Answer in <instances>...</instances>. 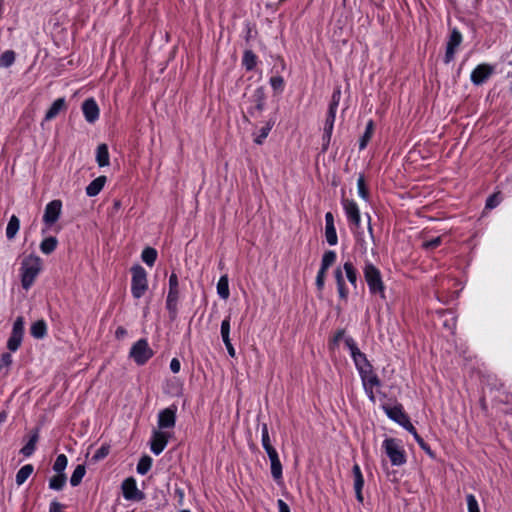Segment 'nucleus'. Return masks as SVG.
Wrapping results in <instances>:
<instances>
[{
	"mask_svg": "<svg viewBox=\"0 0 512 512\" xmlns=\"http://www.w3.org/2000/svg\"><path fill=\"white\" fill-rule=\"evenodd\" d=\"M335 342L343 341L345 347L349 350L350 355L354 361L355 367L360 374H365L368 370L372 369V365L367 360L364 353H362L354 339L345 335L344 331H339L335 337Z\"/></svg>",
	"mask_w": 512,
	"mask_h": 512,
	"instance_id": "nucleus-1",
	"label": "nucleus"
},
{
	"mask_svg": "<svg viewBox=\"0 0 512 512\" xmlns=\"http://www.w3.org/2000/svg\"><path fill=\"white\" fill-rule=\"evenodd\" d=\"M42 269V260L36 255H29L21 264V284L25 290L30 289Z\"/></svg>",
	"mask_w": 512,
	"mask_h": 512,
	"instance_id": "nucleus-2",
	"label": "nucleus"
},
{
	"mask_svg": "<svg viewBox=\"0 0 512 512\" xmlns=\"http://www.w3.org/2000/svg\"><path fill=\"white\" fill-rule=\"evenodd\" d=\"M382 448L393 466H402L406 463V453L400 440L386 438L382 442Z\"/></svg>",
	"mask_w": 512,
	"mask_h": 512,
	"instance_id": "nucleus-3",
	"label": "nucleus"
},
{
	"mask_svg": "<svg viewBox=\"0 0 512 512\" xmlns=\"http://www.w3.org/2000/svg\"><path fill=\"white\" fill-rule=\"evenodd\" d=\"M131 293L135 299H140L148 290L147 272L140 265L131 268Z\"/></svg>",
	"mask_w": 512,
	"mask_h": 512,
	"instance_id": "nucleus-4",
	"label": "nucleus"
},
{
	"mask_svg": "<svg viewBox=\"0 0 512 512\" xmlns=\"http://www.w3.org/2000/svg\"><path fill=\"white\" fill-rule=\"evenodd\" d=\"M363 272L370 293L380 294L381 297H384V284L379 269L372 263L367 262Z\"/></svg>",
	"mask_w": 512,
	"mask_h": 512,
	"instance_id": "nucleus-5",
	"label": "nucleus"
},
{
	"mask_svg": "<svg viewBox=\"0 0 512 512\" xmlns=\"http://www.w3.org/2000/svg\"><path fill=\"white\" fill-rule=\"evenodd\" d=\"M129 356L136 364L144 365L153 356V350L146 339H140L131 347Z\"/></svg>",
	"mask_w": 512,
	"mask_h": 512,
	"instance_id": "nucleus-6",
	"label": "nucleus"
},
{
	"mask_svg": "<svg viewBox=\"0 0 512 512\" xmlns=\"http://www.w3.org/2000/svg\"><path fill=\"white\" fill-rule=\"evenodd\" d=\"M341 205L347 217L348 223L352 230H358L361 225L360 209L357 203L352 199L343 198Z\"/></svg>",
	"mask_w": 512,
	"mask_h": 512,
	"instance_id": "nucleus-7",
	"label": "nucleus"
},
{
	"mask_svg": "<svg viewBox=\"0 0 512 512\" xmlns=\"http://www.w3.org/2000/svg\"><path fill=\"white\" fill-rule=\"evenodd\" d=\"M179 299L178 277L172 273L169 277V291L166 299V308L172 317L177 314V303Z\"/></svg>",
	"mask_w": 512,
	"mask_h": 512,
	"instance_id": "nucleus-8",
	"label": "nucleus"
},
{
	"mask_svg": "<svg viewBox=\"0 0 512 512\" xmlns=\"http://www.w3.org/2000/svg\"><path fill=\"white\" fill-rule=\"evenodd\" d=\"M24 324L25 322L22 316L17 317L13 324L11 335L7 341V347L12 352L17 351L22 343Z\"/></svg>",
	"mask_w": 512,
	"mask_h": 512,
	"instance_id": "nucleus-9",
	"label": "nucleus"
},
{
	"mask_svg": "<svg viewBox=\"0 0 512 512\" xmlns=\"http://www.w3.org/2000/svg\"><path fill=\"white\" fill-rule=\"evenodd\" d=\"M171 435L172 434L169 431L154 429L150 441L151 451L155 455H159L165 449Z\"/></svg>",
	"mask_w": 512,
	"mask_h": 512,
	"instance_id": "nucleus-10",
	"label": "nucleus"
},
{
	"mask_svg": "<svg viewBox=\"0 0 512 512\" xmlns=\"http://www.w3.org/2000/svg\"><path fill=\"white\" fill-rule=\"evenodd\" d=\"M123 497L129 501H141L144 499V493L137 487L136 480L129 477L122 482Z\"/></svg>",
	"mask_w": 512,
	"mask_h": 512,
	"instance_id": "nucleus-11",
	"label": "nucleus"
},
{
	"mask_svg": "<svg viewBox=\"0 0 512 512\" xmlns=\"http://www.w3.org/2000/svg\"><path fill=\"white\" fill-rule=\"evenodd\" d=\"M495 67L493 65L483 63L479 64L470 75V80L474 85H482L494 73Z\"/></svg>",
	"mask_w": 512,
	"mask_h": 512,
	"instance_id": "nucleus-12",
	"label": "nucleus"
},
{
	"mask_svg": "<svg viewBox=\"0 0 512 512\" xmlns=\"http://www.w3.org/2000/svg\"><path fill=\"white\" fill-rule=\"evenodd\" d=\"M462 34L457 30L453 29L449 36V39L446 44V52L444 56V62L450 63L454 60L455 54L462 43Z\"/></svg>",
	"mask_w": 512,
	"mask_h": 512,
	"instance_id": "nucleus-13",
	"label": "nucleus"
},
{
	"mask_svg": "<svg viewBox=\"0 0 512 512\" xmlns=\"http://www.w3.org/2000/svg\"><path fill=\"white\" fill-rule=\"evenodd\" d=\"M362 384L368 398L374 403L375 402V389L380 386V381L373 370H368L365 374H360Z\"/></svg>",
	"mask_w": 512,
	"mask_h": 512,
	"instance_id": "nucleus-14",
	"label": "nucleus"
},
{
	"mask_svg": "<svg viewBox=\"0 0 512 512\" xmlns=\"http://www.w3.org/2000/svg\"><path fill=\"white\" fill-rule=\"evenodd\" d=\"M176 406L161 410L158 414V429L166 430L174 428L176 424Z\"/></svg>",
	"mask_w": 512,
	"mask_h": 512,
	"instance_id": "nucleus-15",
	"label": "nucleus"
},
{
	"mask_svg": "<svg viewBox=\"0 0 512 512\" xmlns=\"http://www.w3.org/2000/svg\"><path fill=\"white\" fill-rule=\"evenodd\" d=\"M62 210V202L60 200H53L49 202L44 211L43 221L48 226L53 225L60 217Z\"/></svg>",
	"mask_w": 512,
	"mask_h": 512,
	"instance_id": "nucleus-16",
	"label": "nucleus"
},
{
	"mask_svg": "<svg viewBox=\"0 0 512 512\" xmlns=\"http://www.w3.org/2000/svg\"><path fill=\"white\" fill-rule=\"evenodd\" d=\"M84 118L89 123H94L99 118V107L93 98L86 99L82 104Z\"/></svg>",
	"mask_w": 512,
	"mask_h": 512,
	"instance_id": "nucleus-17",
	"label": "nucleus"
},
{
	"mask_svg": "<svg viewBox=\"0 0 512 512\" xmlns=\"http://www.w3.org/2000/svg\"><path fill=\"white\" fill-rule=\"evenodd\" d=\"M325 238L329 245L334 246L338 242L336 228L334 225V217L331 212L325 214Z\"/></svg>",
	"mask_w": 512,
	"mask_h": 512,
	"instance_id": "nucleus-18",
	"label": "nucleus"
},
{
	"mask_svg": "<svg viewBox=\"0 0 512 512\" xmlns=\"http://www.w3.org/2000/svg\"><path fill=\"white\" fill-rule=\"evenodd\" d=\"M353 478H354V490L356 494V498L358 502L363 503V494L362 489L364 486V478L361 472V468L358 464H355L352 468Z\"/></svg>",
	"mask_w": 512,
	"mask_h": 512,
	"instance_id": "nucleus-19",
	"label": "nucleus"
},
{
	"mask_svg": "<svg viewBox=\"0 0 512 512\" xmlns=\"http://www.w3.org/2000/svg\"><path fill=\"white\" fill-rule=\"evenodd\" d=\"M265 91L263 87H258L254 90L253 94L250 97L251 100V113L253 112H261L265 105Z\"/></svg>",
	"mask_w": 512,
	"mask_h": 512,
	"instance_id": "nucleus-20",
	"label": "nucleus"
},
{
	"mask_svg": "<svg viewBox=\"0 0 512 512\" xmlns=\"http://www.w3.org/2000/svg\"><path fill=\"white\" fill-rule=\"evenodd\" d=\"M385 411L390 419L402 425L404 428H406L407 422H410L401 406L387 407L385 408Z\"/></svg>",
	"mask_w": 512,
	"mask_h": 512,
	"instance_id": "nucleus-21",
	"label": "nucleus"
},
{
	"mask_svg": "<svg viewBox=\"0 0 512 512\" xmlns=\"http://www.w3.org/2000/svg\"><path fill=\"white\" fill-rule=\"evenodd\" d=\"M106 181L107 178L105 176L97 177L86 187V194L90 197L98 195L103 189Z\"/></svg>",
	"mask_w": 512,
	"mask_h": 512,
	"instance_id": "nucleus-22",
	"label": "nucleus"
},
{
	"mask_svg": "<svg viewBox=\"0 0 512 512\" xmlns=\"http://www.w3.org/2000/svg\"><path fill=\"white\" fill-rule=\"evenodd\" d=\"M66 107L65 99L64 98H58L56 99L51 107L48 109L45 115V120L50 121L54 119L62 110H64Z\"/></svg>",
	"mask_w": 512,
	"mask_h": 512,
	"instance_id": "nucleus-23",
	"label": "nucleus"
},
{
	"mask_svg": "<svg viewBox=\"0 0 512 512\" xmlns=\"http://www.w3.org/2000/svg\"><path fill=\"white\" fill-rule=\"evenodd\" d=\"M96 162L99 167H106L110 164V156L108 146L100 144L96 149Z\"/></svg>",
	"mask_w": 512,
	"mask_h": 512,
	"instance_id": "nucleus-24",
	"label": "nucleus"
},
{
	"mask_svg": "<svg viewBox=\"0 0 512 512\" xmlns=\"http://www.w3.org/2000/svg\"><path fill=\"white\" fill-rule=\"evenodd\" d=\"M31 335L36 339H42L47 333V325L44 320L34 322L30 327Z\"/></svg>",
	"mask_w": 512,
	"mask_h": 512,
	"instance_id": "nucleus-25",
	"label": "nucleus"
},
{
	"mask_svg": "<svg viewBox=\"0 0 512 512\" xmlns=\"http://www.w3.org/2000/svg\"><path fill=\"white\" fill-rule=\"evenodd\" d=\"M217 293L220 298L226 300L229 298L230 291H229V280L227 275H223L220 277L218 283H217Z\"/></svg>",
	"mask_w": 512,
	"mask_h": 512,
	"instance_id": "nucleus-26",
	"label": "nucleus"
},
{
	"mask_svg": "<svg viewBox=\"0 0 512 512\" xmlns=\"http://www.w3.org/2000/svg\"><path fill=\"white\" fill-rule=\"evenodd\" d=\"M33 466L31 464H26L22 466L16 474L15 481L18 486L24 484V482L31 476L33 473Z\"/></svg>",
	"mask_w": 512,
	"mask_h": 512,
	"instance_id": "nucleus-27",
	"label": "nucleus"
},
{
	"mask_svg": "<svg viewBox=\"0 0 512 512\" xmlns=\"http://www.w3.org/2000/svg\"><path fill=\"white\" fill-rule=\"evenodd\" d=\"M19 228H20V221L19 219L13 215L11 216V218L9 219V222L7 224V227H6V236L8 239H13L17 232L19 231Z\"/></svg>",
	"mask_w": 512,
	"mask_h": 512,
	"instance_id": "nucleus-28",
	"label": "nucleus"
},
{
	"mask_svg": "<svg viewBox=\"0 0 512 512\" xmlns=\"http://www.w3.org/2000/svg\"><path fill=\"white\" fill-rule=\"evenodd\" d=\"M58 241L55 237H47L40 244V250L44 254L52 253L57 247Z\"/></svg>",
	"mask_w": 512,
	"mask_h": 512,
	"instance_id": "nucleus-29",
	"label": "nucleus"
},
{
	"mask_svg": "<svg viewBox=\"0 0 512 512\" xmlns=\"http://www.w3.org/2000/svg\"><path fill=\"white\" fill-rule=\"evenodd\" d=\"M38 442V434L37 433H34L29 441L26 443V445L23 446V448L21 449V453L25 456V457H30L35 449H36V444Z\"/></svg>",
	"mask_w": 512,
	"mask_h": 512,
	"instance_id": "nucleus-30",
	"label": "nucleus"
},
{
	"mask_svg": "<svg viewBox=\"0 0 512 512\" xmlns=\"http://www.w3.org/2000/svg\"><path fill=\"white\" fill-rule=\"evenodd\" d=\"M438 314H439L440 318L445 317V319H443V321H442V325L444 327H446L447 329H449L450 331H453L455 329V325H456V321H455V317H454L453 313L450 311H439Z\"/></svg>",
	"mask_w": 512,
	"mask_h": 512,
	"instance_id": "nucleus-31",
	"label": "nucleus"
},
{
	"mask_svg": "<svg viewBox=\"0 0 512 512\" xmlns=\"http://www.w3.org/2000/svg\"><path fill=\"white\" fill-rule=\"evenodd\" d=\"M85 473L86 469L84 465L76 466L70 477V484L74 487L78 486L81 483L83 477L85 476Z\"/></svg>",
	"mask_w": 512,
	"mask_h": 512,
	"instance_id": "nucleus-32",
	"label": "nucleus"
},
{
	"mask_svg": "<svg viewBox=\"0 0 512 512\" xmlns=\"http://www.w3.org/2000/svg\"><path fill=\"white\" fill-rule=\"evenodd\" d=\"M343 270L346 274V277L348 281L353 285L356 286L357 283V271L352 264V262L347 261L343 264Z\"/></svg>",
	"mask_w": 512,
	"mask_h": 512,
	"instance_id": "nucleus-33",
	"label": "nucleus"
},
{
	"mask_svg": "<svg viewBox=\"0 0 512 512\" xmlns=\"http://www.w3.org/2000/svg\"><path fill=\"white\" fill-rule=\"evenodd\" d=\"M141 259L148 266H153L157 259V251L154 248L147 247L142 251Z\"/></svg>",
	"mask_w": 512,
	"mask_h": 512,
	"instance_id": "nucleus-34",
	"label": "nucleus"
},
{
	"mask_svg": "<svg viewBox=\"0 0 512 512\" xmlns=\"http://www.w3.org/2000/svg\"><path fill=\"white\" fill-rule=\"evenodd\" d=\"M406 430H408L414 437V439L417 441V443L419 444V446L424 450L426 451L429 455H432L431 453V450L429 448V446L424 442V440L419 436V434L417 433L415 427L410 423V422H407V426L405 428Z\"/></svg>",
	"mask_w": 512,
	"mask_h": 512,
	"instance_id": "nucleus-35",
	"label": "nucleus"
},
{
	"mask_svg": "<svg viewBox=\"0 0 512 512\" xmlns=\"http://www.w3.org/2000/svg\"><path fill=\"white\" fill-rule=\"evenodd\" d=\"M65 483H66V475L57 473V475L53 476L49 480V488L58 491V490H61L65 486Z\"/></svg>",
	"mask_w": 512,
	"mask_h": 512,
	"instance_id": "nucleus-36",
	"label": "nucleus"
},
{
	"mask_svg": "<svg viewBox=\"0 0 512 512\" xmlns=\"http://www.w3.org/2000/svg\"><path fill=\"white\" fill-rule=\"evenodd\" d=\"M373 130H374V124H373V121L370 120L366 125V129H365L363 136L361 137V140L359 143L360 150H363L367 146L369 140L372 137Z\"/></svg>",
	"mask_w": 512,
	"mask_h": 512,
	"instance_id": "nucleus-37",
	"label": "nucleus"
},
{
	"mask_svg": "<svg viewBox=\"0 0 512 512\" xmlns=\"http://www.w3.org/2000/svg\"><path fill=\"white\" fill-rule=\"evenodd\" d=\"M256 61L257 57L252 51L244 52L242 63L247 70H252L256 66Z\"/></svg>",
	"mask_w": 512,
	"mask_h": 512,
	"instance_id": "nucleus-38",
	"label": "nucleus"
},
{
	"mask_svg": "<svg viewBox=\"0 0 512 512\" xmlns=\"http://www.w3.org/2000/svg\"><path fill=\"white\" fill-rule=\"evenodd\" d=\"M15 61V53L12 50H7L3 52L0 56V66L8 68Z\"/></svg>",
	"mask_w": 512,
	"mask_h": 512,
	"instance_id": "nucleus-39",
	"label": "nucleus"
},
{
	"mask_svg": "<svg viewBox=\"0 0 512 512\" xmlns=\"http://www.w3.org/2000/svg\"><path fill=\"white\" fill-rule=\"evenodd\" d=\"M152 459L149 456L142 457L137 464V472L140 475H145L151 468Z\"/></svg>",
	"mask_w": 512,
	"mask_h": 512,
	"instance_id": "nucleus-40",
	"label": "nucleus"
},
{
	"mask_svg": "<svg viewBox=\"0 0 512 512\" xmlns=\"http://www.w3.org/2000/svg\"><path fill=\"white\" fill-rule=\"evenodd\" d=\"M67 463V457L64 454H60L57 456L53 464V470L59 474H64V470L67 467Z\"/></svg>",
	"mask_w": 512,
	"mask_h": 512,
	"instance_id": "nucleus-41",
	"label": "nucleus"
},
{
	"mask_svg": "<svg viewBox=\"0 0 512 512\" xmlns=\"http://www.w3.org/2000/svg\"><path fill=\"white\" fill-rule=\"evenodd\" d=\"M336 253L332 250L326 251L323 254L322 260H321V267L324 269H329L330 266L334 264L336 261Z\"/></svg>",
	"mask_w": 512,
	"mask_h": 512,
	"instance_id": "nucleus-42",
	"label": "nucleus"
},
{
	"mask_svg": "<svg viewBox=\"0 0 512 512\" xmlns=\"http://www.w3.org/2000/svg\"><path fill=\"white\" fill-rule=\"evenodd\" d=\"M357 190L360 198H362L364 201L369 200V191L366 187L365 179L363 176H359L357 179Z\"/></svg>",
	"mask_w": 512,
	"mask_h": 512,
	"instance_id": "nucleus-43",
	"label": "nucleus"
},
{
	"mask_svg": "<svg viewBox=\"0 0 512 512\" xmlns=\"http://www.w3.org/2000/svg\"><path fill=\"white\" fill-rule=\"evenodd\" d=\"M335 118L336 114H333V111H328V115L324 123V131L326 132L327 138L332 136Z\"/></svg>",
	"mask_w": 512,
	"mask_h": 512,
	"instance_id": "nucleus-44",
	"label": "nucleus"
},
{
	"mask_svg": "<svg viewBox=\"0 0 512 512\" xmlns=\"http://www.w3.org/2000/svg\"><path fill=\"white\" fill-rule=\"evenodd\" d=\"M271 463V474L275 481H280L282 479V464L279 460H276L275 462L272 461Z\"/></svg>",
	"mask_w": 512,
	"mask_h": 512,
	"instance_id": "nucleus-45",
	"label": "nucleus"
},
{
	"mask_svg": "<svg viewBox=\"0 0 512 512\" xmlns=\"http://www.w3.org/2000/svg\"><path fill=\"white\" fill-rule=\"evenodd\" d=\"M230 318H225L221 323V337L223 342L230 341Z\"/></svg>",
	"mask_w": 512,
	"mask_h": 512,
	"instance_id": "nucleus-46",
	"label": "nucleus"
},
{
	"mask_svg": "<svg viewBox=\"0 0 512 512\" xmlns=\"http://www.w3.org/2000/svg\"><path fill=\"white\" fill-rule=\"evenodd\" d=\"M466 502L468 512H481L478 501L473 494H468L466 496Z\"/></svg>",
	"mask_w": 512,
	"mask_h": 512,
	"instance_id": "nucleus-47",
	"label": "nucleus"
},
{
	"mask_svg": "<svg viewBox=\"0 0 512 512\" xmlns=\"http://www.w3.org/2000/svg\"><path fill=\"white\" fill-rule=\"evenodd\" d=\"M261 442H262V446L264 449H266L267 447H271V441H270V436H269V432H268V427L266 424H263L262 425V429H261Z\"/></svg>",
	"mask_w": 512,
	"mask_h": 512,
	"instance_id": "nucleus-48",
	"label": "nucleus"
},
{
	"mask_svg": "<svg viewBox=\"0 0 512 512\" xmlns=\"http://www.w3.org/2000/svg\"><path fill=\"white\" fill-rule=\"evenodd\" d=\"M327 269L320 267L316 276V286L319 291L323 290Z\"/></svg>",
	"mask_w": 512,
	"mask_h": 512,
	"instance_id": "nucleus-49",
	"label": "nucleus"
},
{
	"mask_svg": "<svg viewBox=\"0 0 512 512\" xmlns=\"http://www.w3.org/2000/svg\"><path fill=\"white\" fill-rule=\"evenodd\" d=\"M270 85L275 91H282L284 88V80L281 76H273L270 79Z\"/></svg>",
	"mask_w": 512,
	"mask_h": 512,
	"instance_id": "nucleus-50",
	"label": "nucleus"
},
{
	"mask_svg": "<svg viewBox=\"0 0 512 512\" xmlns=\"http://www.w3.org/2000/svg\"><path fill=\"white\" fill-rule=\"evenodd\" d=\"M109 454V446L108 445H102L93 455L94 461H99L104 459Z\"/></svg>",
	"mask_w": 512,
	"mask_h": 512,
	"instance_id": "nucleus-51",
	"label": "nucleus"
},
{
	"mask_svg": "<svg viewBox=\"0 0 512 512\" xmlns=\"http://www.w3.org/2000/svg\"><path fill=\"white\" fill-rule=\"evenodd\" d=\"M271 130V126H266V127H262L260 130H259V133L258 135L255 137L254 141L255 143L257 144H262L264 139L267 138L269 132Z\"/></svg>",
	"mask_w": 512,
	"mask_h": 512,
	"instance_id": "nucleus-52",
	"label": "nucleus"
},
{
	"mask_svg": "<svg viewBox=\"0 0 512 512\" xmlns=\"http://www.w3.org/2000/svg\"><path fill=\"white\" fill-rule=\"evenodd\" d=\"M442 242V238L439 236V237H435L431 240H428V241H425L423 243V247L426 248V249H434L436 247H438Z\"/></svg>",
	"mask_w": 512,
	"mask_h": 512,
	"instance_id": "nucleus-53",
	"label": "nucleus"
},
{
	"mask_svg": "<svg viewBox=\"0 0 512 512\" xmlns=\"http://www.w3.org/2000/svg\"><path fill=\"white\" fill-rule=\"evenodd\" d=\"M499 203H500V198H499L498 194H493L487 199L486 208L493 209L496 206H498Z\"/></svg>",
	"mask_w": 512,
	"mask_h": 512,
	"instance_id": "nucleus-54",
	"label": "nucleus"
},
{
	"mask_svg": "<svg viewBox=\"0 0 512 512\" xmlns=\"http://www.w3.org/2000/svg\"><path fill=\"white\" fill-rule=\"evenodd\" d=\"M339 98H340V91L338 90L333 94L332 102H331V104L329 106V110H328V111H333V114H336V112H337Z\"/></svg>",
	"mask_w": 512,
	"mask_h": 512,
	"instance_id": "nucleus-55",
	"label": "nucleus"
},
{
	"mask_svg": "<svg viewBox=\"0 0 512 512\" xmlns=\"http://www.w3.org/2000/svg\"><path fill=\"white\" fill-rule=\"evenodd\" d=\"M339 98H340V91L338 90L333 94L332 102H331V104L329 106V110H328V111H333V114H336V112H337Z\"/></svg>",
	"mask_w": 512,
	"mask_h": 512,
	"instance_id": "nucleus-56",
	"label": "nucleus"
},
{
	"mask_svg": "<svg viewBox=\"0 0 512 512\" xmlns=\"http://www.w3.org/2000/svg\"><path fill=\"white\" fill-rule=\"evenodd\" d=\"M269 457V460L270 462L272 461H276V460H279V456H278V453L276 451V449L271 446V447H267L266 449H264Z\"/></svg>",
	"mask_w": 512,
	"mask_h": 512,
	"instance_id": "nucleus-57",
	"label": "nucleus"
},
{
	"mask_svg": "<svg viewBox=\"0 0 512 512\" xmlns=\"http://www.w3.org/2000/svg\"><path fill=\"white\" fill-rule=\"evenodd\" d=\"M343 269L341 267H338L336 270H335V279H336V282H337V286H341L343 284H345V281H344V276H343Z\"/></svg>",
	"mask_w": 512,
	"mask_h": 512,
	"instance_id": "nucleus-58",
	"label": "nucleus"
},
{
	"mask_svg": "<svg viewBox=\"0 0 512 512\" xmlns=\"http://www.w3.org/2000/svg\"><path fill=\"white\" fill-rule=\"evenodd\" d=\"M181 369V363L177 358H173L170 362V370L173 373H178Z\"/></svg>",
	"mask_w": 512,
	"mask_h": 512,
	"instance_id": "nucleus-59",
	"label": "nucleus"
},
{
	"mask_svg": "<svg viewBox=\"0 0 512 512\" xmlns=\"http://www.w3.org/2000/svg\"><path fill=\"white\" fill-rule=\"evenodd\" d=\"M63 506L59 502L53 501L50 503L49 512H62Z\"/></svg>",
	"mask_w": 512,
	"mask_h": 512,
	"instance_id": "nucleus-60",
	"label": "nucleus"
},
{
	"mask_svg": "<svg viewBox=\"0 0 512 512\" xmlns=\"http://www.w3.org/2000/svg\"><path fill=\"white\" fill-rule=\"evenodd\" d=\"M338 293L341 299L346 300L348 297V290L346 288V285L343 284L341 286H337Z\"/></svg>",
	"mask_w": 512,
	"mask_h": 512,
	"instance_id": "nucleus-61",
	"label": "nucleus"
},
{
	"mask_svg": "<svg viewBox=\"0 0 512 512\" xmlns=\"http://www.w3.org/2000/svg\"><path fill=\"white\" fill-rule=\"evenodd\" d=\"M277 506L279 512H291L289 506L282 499L277 500Z\"/></svg>",
	"mask_w": 512,
	"mask_h": 512,
	"instance_id": "nucleus-62",
	"label": "nucleus"
},
{
	"mask_svg": "<svg viewBox=\"0 0 512 512\" xmlns=\"http://www.w3.org/2000/svg\"><path fill=\"white\" fill-rule=\"evenodd\" d=\"M126 334H127V331L123 327H118L115 331L116 338H118V339L124 338L126 336Z\"/></svg>",
	"mask_w": 512,
	"mask_h": 512,
	"instance_id": "nucleus-63",
	"label": "nucleus"
},
{
	"mask_svg": "<svg viewBox=\"0 0 512 512\" xmlns=\"http://www.w3.org/2000/svg\"><path fill=\"white\" fill-rule=\"evenodd\" d=\"M225 346H226V349L228 351V354L231 356V357H234L235 356V349L233 347V345L231 344V341H228V342H224Z\"/></svg>",
	"mask_w": 512,
	"mask_h": 512,
	"instance_id": "nucleus-64",
	"label": "nucleus"
}]
</instances>
